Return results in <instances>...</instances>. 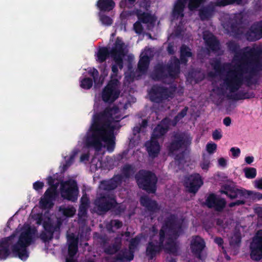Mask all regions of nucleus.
Returning <instances> with one entry per match:
<instances>
[{"instance_id": "obj_8", "label": "nucleus", "mask_w": 262, "mask_h": 262, "mask_svg": "<svg viewBox=\"0 0 262 262\" xmlns=\"http://www.w3.org/2000/svg\"><path fill=\"white\" fill-rule=\"evenodd\" d=\"M192 138L185 133H176L171 138V141L167 146L169 154H174L175 152L183 149H186L191 143Z\"/></svg>"}, {"instance_id": "obj_43", "label": "nucleus", "mask_w": 262, "mask_h": 262, "mask_svg": "<svg viewBox=\"0 0 262 262\" xmlns=\"http://www.w3.org/2000/svg\"><path fill=\"white\" fill-rule=\"evenodd\" d=\"M211 52H213L212 50H210L209 48L205 47L202 48L198 53L197 57L198 59L201 60L202 62L206 58H208Z\"/></svg>"}, {"instance_id": "obj_39", "label": "nucleus", "mask_w": 262, "mask_h": 262, "mask_svg": "<svg viewBox=\"0 0 262 262\" xmlns=\"http://www.w3.org/2000/svg\"><path fill=\"white\" fill-rule=\"evenodd\" d=\"M59 211L63 216L67 217H71L75 215L76 210L73 206L66 207L61 206L59 207Z\"/></svg>"}, {"instance_id": "obj_46", "label": "nucleus", "mask_w": 262, "mask_h": 262, "mask_svg": "<svg viewBox=\"0 0 262 262\" xmlns=\"http://www.w3.org/2000/svg\"><path fill=\"white\" fill-rule=\"evenodd\" d=\"M243 0H214V4L217 6H225L228 4H242Z\"/></svg>"}, {"instance_id": "obj_5", "label": "nucleus", "mask_w": 262, "mask_h": 262, "mask_svg": "<svg viewBox=\"0 0 262 262\" xmlns=\"http://www.w3.org/2000/svg\"><path fill=\"white\" fill-rule=\"evenodd\" d=\"M135 178L139 188L148 193L156 192L158 178L154 172L141 169L135 174Z\"/></svg>"}, {"instance_id": "obj_56", "label": "nucleus", "mask_w": 262, "mask_h": 262, "mask_svg": "<svg viewBox=\"0 0 262 262\" xmlns=\"http://www.w3.org/2000/svg\"><path fill=\"white\" fill-rule=\"evenodd\" d=\"M110 225L112 227H113L118 229L122 227V223L118 220H113L111 221Z\"/></svg>"}, {"instance_id": "obj_34", "label": "nucleus", "mask_w": 262, "mask_h": 262, "mask_svg": "<svg viewBox=\"0 0 262 262\" xmlns=\"http://www.w3.org/2000/svg\"><path fill=\"white\" fill-rule=\"evenodd\" d=\"M134 252L125 249L120 251L116 255L115 259L120 261H130L134 258Z\"/></svg>"}, {"instance_id": "obj_30", "label": "nucleus", "mask_w": 262, "mask_h": 262, "mask_svg": "<svg viewBox=\"0 0 262 262\" xmlns=\"http://www.w3.org/2000/svg\"><path fill=\"white\" fill-rule=\"evenodd\" d=\"M96 6L100 12H110L115 7V3L113 0H98Z\"/></svg>"}, {"instance_id": "obj_9", "label": "nucleus", "mask_w": 262, "mask_h": 262, "mask_svg": "<svg viewBox=\"0 0 262 262\" xmlns=\"http://www.w3.org/2000/svg\"><path fill=\"white\" fill-rule=\"evenodd\" d=\"M119 83V81L117 79L109 81L102 92V99L104 102L112 103L119 98L120 94Z\"/></svg>"}, {"instance_id": "obj_48", "label": "nucleus", "mask_w": 262, "mask_h": 262, "mask_svg": "<svg viewBox=\"0 0 262 262\" xmlns=\"http://www.w3.org/2000/svg\"><path fill=\"white\" fill-rule=\"evenodd\" d=\"M241 234L238 231H235L234 234L230 237V244L231 245H238L241 242Z\"/></svg>"}, {"instance_id": "obj_54", "label": "nucleus", "mask_w": 262, "mask_h": 262, "mask_svg": "<svg viewBox=\"0 0 262 262\" xmlns=\"http://www.w3.org/2000/svg\"><path fill=\"white\" fill-rule=\"evenodd\" d=\"M140 21H137L134 24V29L137 34H141L143 32V28Z\"/></svg>"}, {"instance_id": "obj_25", "label": "nucleus", "mask_w": 262, "mask_h": 262, "mask_svg": "<svg viewBox=\"0 0 262 262\" xmlns=\"http://www.w3.org/2000/svg\"><path fill=\"white\" fill-rule=\"evenodd\" d=\"M245 35L247 39L251 41L260 38L262 37V22L252 26Z\"/></svg>"}, {"instance_id": "obj_12", "label": "nucleus", "mask_w": 262, "mask_h": 262, "mask_svg": "<svg viewBox=\"0 0 262 262\" xmlns=\"http://www.w3.org/2000/svg\"><path fill=\"white\" fill-rule=\"evenodd\" d=\"M117 50L118 49L122 50V51H124L125 44L122 39L118 37L115 41L114 46L113 47L111 50L106 47H100L96 53V60L98 62L102 63L106 61V60L110 57L113 58L112 51L114 48H116Z\"/></svg>"}, {"instance_id": "obj_38", "label": "nucleus", "mask_w": 262, "mask_h": 262, "mask_svg": "<svg viewBox=\"0 0 262 262\" xmlns=\"http://www.w3.org/2000/svg\"><path fill=\"white\" fill-rule=\"evenodd\" d=\"M136 15L139 20L143 24L152 23L153 21L152 16L148 13L137 12Z\"/></svg>"}, {"instance_id": "obj_11", "label": "nucleus", "mask_w": 262, "mask_h": 262, "mask_svg": "<svg viewBox=\"0 0 262 262\" xmlns=\"http://www.w3.org/2000/svg\"><path fill=\"white\" fill-rule=\"evenodd\" d=\"M97 212L103 214L109 210L117 204L115 197L109 194H104L96 198L94 202Z\"/></svg>"}, {"instance_id": "obj_64", "label": "nucleus", "mask_w": 262, "mask_h": 262, "mask_svg": "<svg viewBox=\"0 0 262 262\" xmlns=\"http://www.w3.org/2000/svg\"><path fill=\"white\" fill-rule=\"evenodd\" d=\"M167 51L169 55H173L174 53V46L173 43H168L167 47Z\"/></svg>"}, {"instance_id": "obj_59", "label": "nucleus", "mask_w": 262, "mask_h": 262, "mask_svg": "<svg viewBox=\"0 0 262 262\" xmlns=\"http://www.w3.org/2000/svg\"><path fill=\"white\" fill-rule=\"evenodd\" d=\"M230 151L234 158L238 157L241 154V150L239 148L232 147L230 149Z\"/></svg>"}, {"instance_id": "obj_16", "label": "nucleus", "mask_w": 262, "mask_h": 262, "mask_svg": "<svg viewBox=\"0 0 262 262\" xmlns=\"http://www.w3.org/2000/svg\"><path fill=\"white\" fill-rule=\"evenodd\" d=\"M206 247L205 242L203 238L200 236H193L190 244L191 252L193 255L201 260H202V252Z\"/></svg>"}, {"instance_id": "obj_51", "label": "nucleus", "mask_w": 262, "mask_h": 262, "mask_svg": "<svg viewBox=\"0 0 262 262\" xmlns=\"http://www.w3.org/2000/svg\"><path fill=\"white\" fill-rule=\"evenodd\" d=\"M244 172L246 178L249 179H253L256 175V169L253 167L245 168Z\"/></svg>"}, {"instance_id": "obj_1", "label": "nucleus", "mask_w": 262, "mask_h": 262, "mask_svg": "<svg viewBox=\"0 0 262 262\" xmlns=\"http://www.w3.org/2000/svg\"><path fill=\"white\" fill-rule=\"evenodd\" d=\"M230 49L235 53L232 64L224 80L222 89L225 95L234 100L247 98L245 95L238 96L236 92L243 83L245 73L256 69L258 65V55L254 49L247 48L244 50L237 51L238 47L234 42L229 44Z\"/></svg>"}, {"instance_id": "obj_35", "label": "nucleus", "mask_w": 262, "mask_h": 262, "mask_svg": "<svg viewBox=\"0 0 262 262\" xmlns=\"http://www.w3.org/2000/svg\"><path fill=\"white\" fill-rule=\"evenodd\" d=\"M205 77V73L200 69H193L188 73V77L191 81L197 83L202 81Z\"/></svg>"}, {"instance_id": "obj_19", "label": "nucleus", "mask_w": 262, "mask_h": 262, "mask_svg": "<svg viewBox=\"0 0 262 262\" xmlns=\"http://www.w3.org/2000/svg\"><path fill=\"white\" fill-rule=\"evenodd\" d=\"M145 146L149 157L155 159L158 156L161 150V146L157 140L151 138L150 140L145 142Z\"/></svg>"}, {"instance_id": "obj_27", "label": "nucleus", "mask_w": 262, "mask_h": 262, "mask_svg": "<svg viewBox=\"0 0 262 262\" xmlns=\"http://www.w3.org/2000/svg\"><path fill=\"white\" fill-rule=\"evenodd\" d=\"M169 129L168 123L165 120H162L154 128L151 138L158 140L164 136Z\"/></svg>"}, {"instance_id": "obj_17", "label": "nucleus", "mask_w": 262, "mask_h": 262, "mask_svg": "<svg viewBox=\"0 0 262 262\" xmlns=\"http://www.w3.org/2000/svg\"><path fill=\"white\" fill-rule=\"evenodd\" d=\"M203 184V182L200 175L195 173L187 178L185 182V186L188 188L189 192L195 193Z\"/></svg>"}, {"instance_id": "obj_52", "label": "nucleus", "mask_w": 262, "mask_h": 262, "mask_svg": "<svg viewBox=\"0 0 262 262\" xmlns=\"http://www.w3.org/2000/svg\"><path fill=\"white\" fill-rule=\"evenodd\" d=\"M140 242L139 237L136 236L131 239L129 244V250L133 251V250L136 249Z\"/></svg>"}, {"instance_id": "obj_33", "label": "nucleus", "mask_w": 262, "mask_h": 262, "mask_svg": "<svg viewBox=\"0 0 262 262\" xmlns=\"http://www.w3.org/2000/svg\"><path fill=\"white\" fill-rule=\"evenodd\" d=\"M150 63L149 57L147 55L141 57L138 63V70L142 74H145Z\"/></svg>"}, {"instance_id": "obj_47", "label": "nucleus", "mask_w": 262, "mask_h": 262, "mask_svg": "<svg viewBox=\"0 0 262 262\" xmlns=\"http://www.w3.org/2000/svg\"><path fill=\"white\" fill-rule=\"evenodd\" d=\"M226 201L224 199H217L214 197V209L217 211L222 210L226 205Z\"/></svg>"}, {"instance_id": "obj_13", "label": "nucleus", "mask_w": 262, "mask_h": 262, "mask_svg": "<svg viewBox=\"0 0 262 262\" xmlns=\"http://www.w3.org/2000/svg\"><path fill=\"white\" fill-rule=\"evenodd\" d=\"M89 74L93 77V80L91 78H83L80 80V86L83 89L89 90L90 89L93 83V81L96 84H102L103 80L107 73H103V76L101 75L99 76V74L98 70L95 68L90 70Z\"/></svg>"}, {"instance_id": "obj_3", "label": "nucleus", "mask_w": 262, "mask_h": 262, "mask_svg": "<svg viewBox=\"0 0 262 262\" xmlns=\"http://www.w3.org/2000/svg\"><path fill=\"white\" fill-rule=\"evenodd\" d=\"M113 111L112 108L107 107L103 111L93 115L89 129L91 134L86 138L88 147H93L99 151L102 146L101 141H103L109 152L114 151L115 146L114 133L116 127L112 124L114 121Z\"/></svg>"}, {"instance_id": "obj_40", "label": "nucleus", "mask_w": 262, "mask_h": 262, "mask_svg": "<svg viewBox=\"0 0 262 262\" xmlns=\"http://www.w3.org/2000/svg\"><path fill=\"white\" fill-rule=\"evenodd\" d=\"M121 243H117L115 242V243L108 245L107 247H106L104 249V252L105 253L108 255H113L117 253L119 251L121 248Z\"/></svg>"}, {"instance_id": "obj_20", "label": "nucleus", "mask_w": 262, "mask_h": 262, "mask_svg": "<svg viewBox=\"0 0 262 262\" xmlns=\"http://www.w3.org/2000/svg\"><path fill=\"white\" fill-rule=\"evenodd\" d=\"M78 242L79 239L78 237L75 236L74 234L69 235L68 236V255L69 258H67V260L73 259V257L76 254L78 250ZM76 262V261L74 260Z\"/></svg>"}, {"instance_id": "obj_32", "label": "nucleus", "mask_w": 262, "mask_h": 262, "mask_svg": "<svg viewBox=\"0 0 262 262\" xmlns=\"http://www.w3.org/2000/svg\"><path fill=\"white\" fill-rule=\"evenodd\" d=\"M192 56L191 49L186 45H182L180 48V62L183 64H186L188 61V58Z\"/></svg>"}, {"instance_id": "obj_23", "label": "nucleus", "mask_w": 262, "mask_h": 262, "mask_svg": "<svg viewBox=\"0 0 262 262\" xmlns=\"http://www.w3.org/2000/svg\"><path fill=\"white\" fill-rule=\"evenodd\" d=\"M15 236L14 234L2 239L0 241V259H5L10 254L9 247L11 240Z\"/></svg>"}, {"instance_id": "obj_6", "label": "nucleus", "mask_w": 262, "mask_h": 262, "mask_svg": "<svg viewBox=\"0 0 262 262\" xmlns=\"http://www.w3.org/2000/svg\"><path fill=\"white\" fill-rule=\"evenodd\" d=\"M220 192L222 193L225 194L230 199H239L235 202L230 203L229 204L230 207L244 204L245 199L252 193L251 191L244 189L238 188L233 183L223 185L220 189Z\"/></svg>"}, {"instance_id": "obj_45", "label": "nucleus", "mask_w": 262, "mask_h": 262, "mask_svg": "<svg viewBox=\"0 0 262 262\" xmlns=\"http://www.w3.org/2000/svg\"><path fill=\"white\" fill-rule=\"evenodd\" d=\"M99 20L103 25L110 26L113 24V19L108 16L106 15L102 12L99 13Z\"/></svg>"}, {"instance_id": "obj_31", "label": "nucleus", "mask_w": 262, "mask_h": 262, "mask_svg": "<svg viewBox=\"0 0 262 262\" xmlns=\"http://www.w3.org/2000/svg\"><path fill=\"white\" fill-rule=\"evenodd\" d=\"M61 225V222L59 221L55 225H53V224L49 221H44L42 224L45 231L52 235H53L54 233L55 232L59 233Z\"/></svg>"}, {"instance_id": "obj_53", "label": "nucleus", "mask_w": 262, "mask_h": 262, "mask_svg": "<svg viewBox=\"0 0 262 262\" xmlns=\"http://www.w3.org/2000/svg\"><path fill=\"white\" fill-rule=\"evenodd\" d=\"M39 237L44 243H46L51 241L53 238V235L48 233L46 231H42L40 234Z\"/></svg>"}, {"instance_id": "obj_41", "label": "nucleus", "mask_w": 262, "mask_h": 262, "mask_svg": "<svg viewBox=\"0 0 262 262\" xmlns=\"http://www.w3.org/2000/svg\"><path fill=\"white\" fill-rule=\"evenodd\" d=\"M185 7V6H184V5L176 3L172 10V15L173 16L177 17V18L179 17L181 18L183 17L184 16V10Z\"/></svg>"}, {"instance_id": "obj_36", "label": "nucleus", "mask_w": 262, "mask_h": 262, "mask_svg": "<svg viewBox=\"0 0 262 262\" xmlns=\"http://www.w3.org/2000/svg\"><path fill=\"white\" fill-rule=\"evenodd\" d=\"M213 13V2H210L208 7H203L199 10L200 18L202 20L209 18V16Z\"/></svg>"}, {"instance_id": "obj_10", "label": "nucleus", "mask_w": 262, "mask_h": 262, "mask_svg": "<svg viewBox=\"0 0 262 262\" xmlns=\"http://www.w3.org/2000/svg\"><path fill=\"white\" fill-rule=\"evenodd\" d=\"M78 188L75 181H66L60 186L61 196L64 199L72 202L77 200Z\"/></svg>"}, {"instance_id": "obj_24", "label": "nucleus", "mask_w": 262, "mask_h": 262, "mask_svg": "<svg viewBox=\"0 0 262 262\" xmlns=\"http://www.w3.org/2000/svg\"><path fill=\"white\" fill-rule=\"evenodd\" d=\"M122 181V176L121 175L115 176L112 179L108 180H104L101 182V188L106 191H111L116 189L118 185Z\"/></svg>"}, {"instance_id": "obj_44", "label": "nucleus", "mask_w": 262, "mask_h": 262, "mask_svg": "<svg viewBox=\"0 0 262 262\" xmlns=\"http://www.w3.org/2000/svg\"><path fill=\"white\" fill-rule=\"evenodd\" d=\"M206 0H189L188 8L190 10H194L203 5Z\"/></svg>"}, {"instance_id": "obj_57", "label": "nucleus", "mask_w": 262, "mask_h": 262, "mask_svg": "<svg viewBox=\"0 0 262 262\" xmlns=\"http://www.w3.org/2000/svg\"><path fill=\"white\" fill-rule=\"evenodd\" d=\"M47 180L48 184L50 186L49 188H54V187H56V189H57L58 184H54L55 180L53 177L49 176L47 178Z\"/></svg>"}, {"instance_id": "obj_18", "label": "nucleus", "mask_w": 262, "mask_h": 262, "mask_svg": "<svg viewBox=\"0 0 262 262\" xmlns=\"http://www.w3.org/2000/svg\"><path fill=\"white\" fill-rule=\"evenodd\" d=\"M58 195L56 187L48 188L45 191L43 198L40 201V204L42 207L46 208L51 207L53 205V201L55 200Z\"/></svg>"}, {"instance_id": "obj_49", "label": "nucleus", "mask_w": 262, "mask_h": 262, "mask_svg": "<svg viewBox=\"0 0 262 262\" xmlns=\"http://www.w3.org/2000/svg\"><path fill=\"white\" fill-rule=\"evenodd\" d=\"M200 204L202 206H207L209 208H213V192L209 193V196L206 199L205 202L200 201Z\"/></svg>"}, {"instance_id": "obj_4", "label": "nucleus", "mask_w": 262, "mask_h": 262, "mask_svg": "<svg viewBox=\"0 0 262 262\" xmlns=\"http://www.w3.org/2000/svg\"><path fill=\"white\" fill-rule=\"evenodd\" d=\"M33 233L30 229L22 232L17 242L11 247L13 255L22 260H26L29 257L27 247L33 242Z\"/></svg>"}, {"instance_id": "obj_61", "label": "nucleus", "mask_w": 262, "mask_h": 262, "mask_svg": "<svg viewBox=\"0 0 262 262\" xmlns=\"http://www.w3.org/2000/svg\"><path fill=\"white\" fill-rule=\"evenodd\" d=\"M217 162L218 166L220 167L224 168L227 165V160L223 157L219 158Z\"/></svg>"}, {"instance_id": "obj_42", "label": "nucleus", "mask_w": 262, "mask_h": 262, "mask_svg": "<svg viewBox=\"0 0 262 262\" xmlns=\"http://www.w3.org/2000/svg\"><path fill=\"white\" fill-rule=\"evenodd\" d=\"M203 39L205 41L206 46L213 51V33L208 32H204L203 33Z\"/></svg>"}, {"instance_id": "obj_14", "label": "nucleus", "mask_w": 262, "mask_h": 262, "mask_svg": "<svg viewBox=\"0 0 262 262\" xmlns=\"http://www.w3.org/2000/svg\"><path fill=\"white\" fill-rule=\"evenodd\" d=\"M113 59L115 64L111 67L112 73L111 74V79H116L119 71L118 68L121 70L123 68V58L125 55V51H122V50L118 49L117 50L116 47L114 48L112 51Z\"/></svg>"}, {"instance_id": "obj_26", "label": "nucleus", "mask_w": 262, "mask_h": 262, "mask_svg": "<svg viewBox=\"0 0 262 262\" xmlns=\"http://www.w3.org/2000/svg\"><path fill=\"white\" fill-rule=\"evenodd\" d=\"M151 78L155 81H160L168 78L166 66L162 63L157 64L151 74Z\"/></svg>"}, {"instance_id": "obj_15", "label": "nucleus", "mask_w": 262, "mask_h": 262, "mask_svg": "<svg viewBox=\"0 0 262 262\" xmlns=\"http://www.w3.org/2000/svg\"><path fill=\"white\" fill-rule=\"evenodd\" d=\"M251 258L254 260H259L262 258V230L259 231L254 237L250 246Z\"/></svg>"}, {"instance_id": "obj_7", "label": "nucleus", "mask_w": 262, "mask_h": 262, "mask_svg": "<svg viewBox=\"0 0 262 262\" xmlns=\"http://www.w3.org/2000/svg\"><path fill=\"white\" fill-rule=\"evenodd\" d=\"M176 90V85H171L167 88L161 85L155 84L151 88L148 95L151 102L161 103L169 98H173Z\"/></svg>"}, {"instance_id": "obj_28", "label": "nucleus", "mask_w": 262, "mask_h": 262, "mask_svg": "<svg viewBox=\"0 0 262 262\" xmlns=\"http://www.w3.org/2000/svg\"><path fill=\"white\" fill-rule=\"evenodd\" d=\"M207 152L203 155V160L200 164L202 169L207 170L210 165V155L213 153V143H208L206 146Z\"/></svg>"}, {"instance_id": "obj_62", "label": "nucleus", "mask_w": 262, "mask_h": 262, "mask_svg": "<svg viewBox=\"0 0 262 262\" xmlns=\"http://www.w3.org/2000/svg\"><path fill=\"white\" fill-rule=\"evenodd\" d=\"M254 185L256 188L262 190V178L255 180Z\"/></svg>"}, {"instance_id": "obj_55", "label": "nucleus", "mask_w": 262, "mask_h": 262, "mask_svg": "<svg viewBox=\"0 0 262 262\" xmlns=\"http://www.w3.org/2000/svg\"><path fill=\"white\" fill-rule=\"evenodd\" d=\"M112 209L114 210L116 214H119L124 211L125 208L122 205L117 202L116 205L113 207Z\"/></svg>"}, {"instance_id": "obj_22", "label": "nucleus", "mask_w": 262, "mask_h": 262, "mask_svg": "<svg viewBox=\"0 0 262 262\" xmlns=\"http://www.w3.org/2000/svg\"><path fill=\"white\" fill-rule=\"evenodd\" d=\"M180 61L177 57L166 66L168 77L172 79L177 78L180 73Z\"/></svg>"}, {"instance_id": "obj_63", "label": "nucleus", "mask_w": 262, "mask_h": 262, "mask_svg": "<svg viewBox=\"0 0 262 262\" xmlns=\"http://www.w3.org/2000/svg\"><path fill=\"white\" fill-rule=\"evenodd\" d=\"M81 204L80 206L88 207L89 204V200L88 198H84L82 196L80 200Z\"/></svg>"}, {"instance_id": "obj_21", "label": "nucleus", "mask_w": 262, "mask_h": 262, "mask_svg": "<svg viewBox=\"0 0 262 262\" xmlns=\"http://www.w3.org/2000/svg\"><path fill=\"white\" fill-rule=\"evenodd\" d=\"M140 202L141 205L144 207L150 213L157 212L160 209L157 202L152 200L147 196H141Z\"/></svg>"}, {"instance_id": "obj_50", "label": "nucleus", "mask_w": 262, "mask_h": 262, "mask_svg": "<svg viewBox=\"0 0 262 262\" xmlns=\"http://www.w3.org/2000/svg\"><path fill=\"white\" fill-rule=\"evenodd\" d=\"M188 110V107L185 106L174 117L173 121L175 122V123H177L186 115Z\"/></svg>"}, {"instance_id": "obj_29", "label": "nucleus", "mask_w": 262, "mask_h": 262, "mask_svg": "<svg viewBox=\"0 0 262 262\" xmlns=\"http://www.w3.org/2000/svg\"><path fill=\"white\" fill-rule=\"evenodd\" d=\"M207 152L203 155V160L200 164L202 169L207 170L210 165V155L213 153V143H208L206 146Z\"/></svg>"}, {"instance_id": "obj_37", "label": "nucleus", "mask_w": 262, "mask_h": 262, "mask_svg": "<svg viewBox=\"0 0 262 262\" xmlns=\"http://www.w3.org/2000/svg\"><path fill=\"white\" fill-rule=\"evenodd\" d=\"M135 167L131 164H125L121 169L122 177L129 179L135 173Z\"/></svg>"}, {"instance_id": "obj_60", "label": "nucleus", "mask_w": 262, "mask_h": 262, "mask_svg": "<svg viewBox=\"0 0 262 262\" xmlns=\"http://www.w3.org/2000/svg\"><path fill=\"white\" fill-rule=\"evenodd\" d=\"M222 133L220 129L214 130V140H219L222 138Z\"/></svg>"}, {"instance_id": "obj_2", "label": "nucleus", "mask_w": 262, "mask_h": 262, "mask_svg": "<svg viewBox=\"0 0 262 262\" xmlns=\"http://www.w3.org/2000/svg\"><path fill=\"white\" fill-rule=\"evenodd\" d=\"M182 231V222L177 215L170 214L166 217L159 231V240L151 238L147 244L146 254L149 259L152 260L163 250L167 253L177 255L179 246L175 239Z\"/></svg>"}, {"instance_id": "obj_58", "label": "nucleus", "mask_w": 262, "mask_h": 262, "mask_svg": "<svg viewBox=\"0 0 262 262\" xmlns=\"http://www.w3.org/2000/svg\"><path fill=\"white\" fill-rule=\"evenodd\" d=\"M44 183L42 182L37 181L33 183V187L36 191H39L42 189Z\"/></svg>"}]
</instances>
